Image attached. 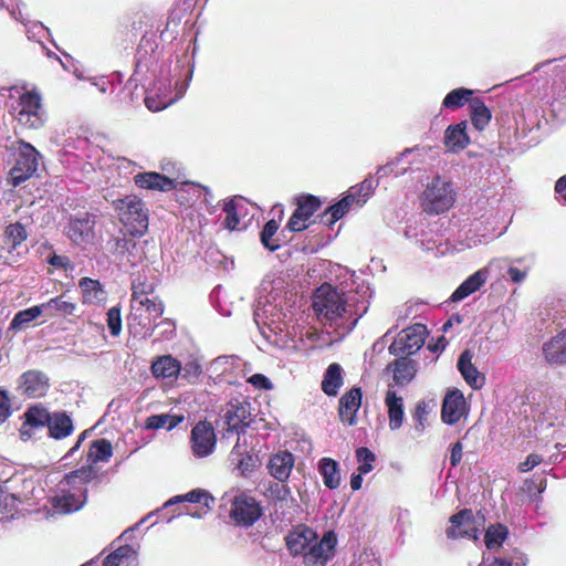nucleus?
<instances>
[{
	"label": "nucleus",
	"mask_w": 566,
	"mask_h": 566,
	"mask_svg": "<svg viewBox=\"0 0 566 566\" xmlns=\"http://www.w3.org/2000/svg\"><path fill=\"white\" fill-rule=\"evenodd\" d=\"M430 403L427 401H419L416 406L413 412V419L417 422L416 430L422 432L424 429V422L427 421L428 415L430 412Z\"/></svg>",
	"instance_id": "obj_56"
},
{
	"label": "nucleus",
	"mask_w": 566,
	"mask_h": 566,
	"mask_svg": "<svg viewBox=\"0 0 566 566\" xmlns=\"http://www.w3.org/2000/svg\"><path fill=\"white\" fill-rule=\"evenodd\" d=\"M40 315H42V310L39 305L29 307L23 311H19L13 316L12 321L10 322L9 329L10 331H22L25 329L29 324L38 318Z\"/></svg>",
	"instance_id": "obj_45"
},
{
	"label": "nucleus",
	"mask_w": 566,
	"mask_h": 566,
	"mask_svg": "<svg viewBox=\"0 0 566 566\" xmlns=\"http://www.w3.org/2000/svg\"><path fill=\"white\" fill-rule=\"evenodd\" d=\"M159 56L160 52L156 51L154 43L150 40L143 39L136 53L135 75L143 80L147 77V74L160 75L161 67L168 72L166 64L159 65Z\"/></svg>",
	"instance_id": "obj_13"
},
{
	"label": "nucleus",
	"mask_w": 566,
	"mask_h": 566,
	"mask_svg": "<svg viewBox=\"0 0 566 566\" xmlns=\"http://www.w3.org/2000/svg\"><path fill=\"white\" fill-rule=\"evenodd\" d=\"M94 478L92 468H82L67 474L59 484V494L52 499L54 513L70 514L86 503V484Z\"/></svg>",
	"instance_id": "obj_3"
},
{
	"label": "nucleus",
	"mask_w": 566,
	"mask_h": 566,
	"mask_svg": "<svg viewBox=\"0 0 566 566\" xmlns=\"http://www.w3.org/2000/svg\"><path fill=\"white\" fill-rule=\"evenodd\" d=\"M473 354L471 350L465 349L461 353L457 367L465 382L472 389H481L485 385V376L478 370L472 363Z\"/></svg>",
	"instance_id": "obj_28"
},
{
	"label": "nucleus",
	"mask_w": 566,
	"mask_h": 566,
	"mask_svg": "<svg viewBox=\"0 0 566 566\" xmlns=\"http://www.w3.org/2000/svg\"><path fill=\"white\" fill-rule=\"evenodd\" d=\"M49 436L61 440L72 434L74 427L71 417L64 411L53 412L48 424Z\"/></svg>",
	"instance_id": "obj_36"
},
{
	"label": "nucleus",
	"mask_w": 566,
	"mask_h": 566,
	"mask_svg": "<svg viewBox=\"0 0 566 566\" xmlns=\"http://www.w3.org/2000/svg\"><path fill=\"white\" fill-rule=\"evenodd\" d=\"M241 366V359L238 356L224 355L213 359L207 367V373L216 382L224 381L232 384L231 375L234 374L235 369H240Z\"/></svg>",
	"instance_id": "obj_21"
},
{
	"label": "nucleus",
	"mask_w": 566,
	"mask_h": 566,
	"mask_svg": "<svg viewBox=\"0 0 566 566\" xmlns=\"http://www.w3.org/2000/svg\"><path fill=\"white\" fill-rule=\"evenodd\" d=\"M378 186V180L373 177H367L360 184L353 186L347 191L346 197L353 206L361 207L373 193L374 189Z\"/></svg>",
	"instance_id": "obj_37"
},
{
	"label": "nucleus",
	"mask_w": 566,
	"mask_h": 566,
	"mask_svg": "<svg viewBox=\"0 0 566 566\" xmlns=\"http://www.w3.org/2000/svg\"><path fill=\"white\" fill-rule=\"evenodd\" d=\"M467 411V402L459 389L448 391L443 399L441 419L447 424H455Z\"/></svg>",
	"instance_id": "obj_22"
},
{
	"label": "nucleus",
	"mask_w": 566,
	"mask_h": 566,
	"mask_svg": "<svg viewBox=\"0 0 566 566\" xmlns=\"http://www.w3.org/2000/svg\"><path fill=\"white\" fill-rule=\"evenodd\" d=\"M444 140L446 145L453 150L465 148L470 143L467 134V123L461 122L449 126L444 133Z\"/></svg>",
	"instance_id": "obj_39"
},
{
	"label": "nucleus",
	"mask_w": 566,
	"mask_h": 566,
	"mask_svg": "<svg viewBox=\"0 0 566 566\" xmlns=\"http://www.w3.org/2000/svg\"><path fill=\"white\" fill-rule=\"evenodd\" d=\"M337 544L336 534L326 532L319 542H313L304 555L306 566H325L334 556Z\"/></svg>",
	"instance_id": "obj_15"
},
{
	"label": "nucleus",
	"mask_w": 566,
	"mask_h": 566,
	"mask_svg": "<svg viewBox=\"0 0 566 566\" xmlns=\"http://www.w3.org/2000/svg\"><path fill=\"white\" fill-rule=\"evenodd\" d=\"M119 221L128 228L133 235H143L148 228V209L145 202L135 195L113 201Z\"/></svg>",
	"instance_id": "obj_8"
},
{
	"label": "nucleus",
	"mask_w": 566,
	"mask_h": 566,
	"mask_svg": "<svg viewBox=\"0 0 566 566\" xmlns=\"http://www.w3.org/2000/svg\"><path fill=\"white\" fill-rule=\"evenodd\" d=\"M316 538L317 535L312 528L300 525L286 536V546L294 556L301 554L305 555V552H307L308 547Z\"/></svg>",
	"instance_id": "obj_27"
},
{
	"label": "nucleus",
	"mask_w": 566,
	"mask_h": 566,
	"mask_svg": "<svg viewBox=\"0 0 566 566\" xmlns=\"http://www.w3.org/2000/svg\"><path fill=\"white\" fill-rule=\"evenodd\" d=\"M294 454L289 451H279L272 454L266 464L268 471L279 482H286L294 468Z\"/></svg>",
	"instance_id": "obj_26"
},
{
	"label": "nucleus",
	"mask_w": 566,
	"mask_h": 566,
	"mask_svg": "<svg viewBox=\"0 0 566 566\" xmlns=\"http://www.w3.org/2000/svg\"><path fill=\"white\" fill-rule=\"evenodd\" d=\"M471 122L478 130H483L491 120V111L481 98L470 101Z\"/></svg>",
	"instance_id": "obj_42"
},
{
	"label": "nucleus",
	"mask_w": 566,
	"mask_h": 566,
	"mask_svg": "<svg viewBox=\"0 0 566 566\" xmlns=\"http://www.w3.org/2000/svg\"><path fill=\"white\" fill-rule=\"evenodd\" d=\"M136 562L135 551L124 545L111 553L103 562V566H130Z\"/></svg>",
	"instance_id": "obj_43"
},
{
	"label": "nucleus",
	"mask_w": 566,
	"mask_h": 566,
	"mask_svg": "<svg viewBox=\"0 0 566 566\" xmlns=\"http://www.w3.org/2000/svg\"><path fill=\"white\" fill-rule=\"evenodd\" d=\"M248 382L251 384L256 389L271 390L273 388V384L271 380L264 376L263 374H254L248 378Z\"/></svg>",
	"instance_id": "obj_61"
},
{
	"label": "nucleus",
	"mask_w": 566,
	"mask_h": 566,
	"mask_svg": "<svg viewBox=\"0 0 566 566\" xmlns=\"http://www.w3.org/2000/svg\"><path fill=\"white\" fill-rule=\"evenodd\" d=\"M94 223L88 213L78 214L70 220L67 237L75 244L88 243L94 238Z\"/></svg>",
	"instance_id": "obj_25"
},
{
	"label": "nucleus",
	"mask_w": 566,
	"mask_h": 566,
	"mask_svg": "<svg viewBox=\"0 0 566 566\" xmlns=\"http://www.w3.org/2000/svg\"><path fill=\"white\" fill-rule=\"evenodd\" d=\"M455 201L452 184L441 176H436L426 185L420 196V203L429 214H440L448 211Z\"/></svg>",
	"instance_id": "obj_7"
},
{
	"label": "nucleus",
	"mask_w": 566,
	"mask_h": 566,
	"mask_svg": "<svg viewBox=\"0 0 566 566\" xmlns=\"http://www.w3.org/2000/svg\"><path fill=\"white\" fill-rule=\"evenodd\" d=\"M7 150L14 161L9 171L10 182L17 187L36 172L41 155L31 144L23 140L11 142Z\"/></svg>",
	"instance_id": "obj_6"
},
{
	"label": "nucleus",
	"mask_w": 566,
	"mask_h": 566,
	"mask_svg": "<svg viewBox=\"0 0 566 566\" xmlns=\"http://www.w3.org/2000/svg\"><path fill=\"white\" fill-rule=\"evenodd\" d=\"M10 112L18 123L27 128H39L45 120L41 96L35 92L22 93L11 104Z\"/></svg>",
	"instance_id": "obj_9"
},
{
	"label": "nucleus",
	"mask_w": 566,
	"mask_h": 566,
	"mask_svg": "<svg viewBox=\"0 0 566 566\" xmlns=\"http://www.w3.org/2000/svg\"><path fill=\"white\" fill-rule=\"evenodd\" d=\"M167 73L161 67L160 75L156 76L157 80L146 92L145 105L151 112L161 111L179 101L185 95L192 76V71H188L187 78L175 81L172 86L171 80L166 76Z\"/></svg>",
	"instance_id": "obj_5"
},
{
	"label": "nucleus",
	"mask_w": 566,
	"mask_h": 566,
	"mask_svg": "<svg viewBox=\"0 0 566 566\" xmlns=\"http://www.w3.org/2000/svg\"><path fill=\"white\" fill-rule=\"evenodd\" d=\"M263 494L269 500L285 502L291 496V489L285 482H269Z\"/></svg>",
	"instance_id": "obj_50"
},
{
	"label": "nucleus",
	"mask_w": 566,
	"mask_h": 566,
	"mask_svg": "<svg viewBox=\"0 0 566 566\" xmlns=\"http://www.w3.org/2000/svg\"><path fill=\"white\" fill-rule=\"evenodd\" d=\"M344 385V370L337 363L331 364L323 376L321 388L328 397H336Z\"/></svg>",
	"instance_id": "obj_33"
},
{
	"label": "nucleus",
	"mask_w": 566,
	"mask_h": 566,
	"mask_svg": "<svg viewBox=\"0 0 566 566\" xmlns=\"http://www.w3.org/2000/svg\"><path fill=\"white\" fill-rule=\"evenodd\" d=\"M78 285L82 290L84 303L95 304L105 300V292L98 281L83 277L80 280Z\"/></svg>",
	"instance_id": "obj_41"
},
{
	"label": "nucleus",
	"mask_w": 566,
	"mask_h": 566,
	"mask_svg": "<svg viewBox=\"0 0 566 566\" xmlns=\"http://www.w3.org/2000/svg\"><path fill=\"white\" fill-rule=\"evenodd\" d=\"M507 536V528L501 524L492 525L485 533V545L489 549L499 547Z\"/></svg>",
	"instance_id": "obj_53"
},
{
	"label": "nucleus",
	"mask_w": 566,
	"mask_h": 566,
	"mask_svg": "<svg viewBox=\"0 0 566 566\" xmlns=\"http://www.w3.org/2000/svg\"><path fill=\"white\" fill-rule=\"evenodd\" d=\"M361 289L363 293L354 292L347 282L342 283L340 287L331 284L319 286L313 297V308L319 321L331 326H340L344 321L350 319L347 328L352 329L368 308V287Z\"/></svg>",
	"instance_id": "obj_1"
},
{
	"label": "nucleus",
	"mask_w": 566,
	"mask_h": 566,
	"mask_svg": "<svg viewBox=\"0 0 566 566\" xmlns=\"http://www.w3.org/2000/svg\"><path fill=\"white\" fill-rule=\"evenodd\" d=\"M356 459L358 462L357 472L360 474H367L374 469L373 463L375 462L376 457L368 448H358L356 450Z\"/></svg>",
	"instance_id": "obj_54"
},
{
	"label": "nucleus",
	"mask_w": 566,
	"mask_h": 566,
	"mask_svg": "<svg viewBox=\"0 0 566 566\" xmlns=\"http://www.w3.org/2000/svg\"><path fill=\"white\" fill-rule=\"evenodd\" d=\"M112 454V443L106 439H98L92 442L88 452V460L93 463L107 462Z\"/></svg>",
	"instance_id": "obj_48"
},
{
	"label": "nucleus",
	"mask_w": 566,
	"mask_h": 566,
	"mask_svg": "<svg viewBox=\"0 0 566 566\" xmlns=\"http://www.w3.org/2000/svg\"><path fill=\"white\" fill-rule=\"evenodd\" d=\"M543 461V458L537 453H531L526 460L520 463L518 469L521 472H528L538 465Z\"/></svg>",
	"instance_id": "obj_62"
},
{
	"label": "nucleus",
	"mask_w": 566,
	"mask_h": 566,
	"mask_svg": "<svg viewBox=\"0 0 566 566\" xmlns=\"http://www.w3.org/2000/svg\"><path fill=\"white\" fill-rule=\"evenodd\" d=\"M164 314V304L157 297L134 296L130 300V314L128 328L134 336L150 337L157 324L156 321Z\"/></svg>",
	"instance_id": "obj_4"
},
{
	"label": "nucleus",
	"mask_w": 566,
	"mask_h": 566,
	"mask_svg": "<svg viewBox=\"0 0 566 566\" xmlns=\"http://www.w3.org/2000/svg\"><path fill=\"white\" fill-rule=\"evenodd\" d=\"M51 416L52 413L40 405L30 407L25 412V422L21 429V436H30L27 431L28 426L31 428L48 427Z\"/></svg>",
	"instance_id": "obj_38"
},
{
	"label": "nucleus",
	"mask_w": 566,
	"mask_h": 566,
	"mask_svg": "<svg viewBox=\"0 0 566 566\" xmlns=\"http://www.w3.org/2000/svg\"><path fill=\"white\" fill-rule=\"evenodd\" d=\"M10 399L4 390H0V421H4L11 413Z\"/></svg>",
	"instance_id": "obj_63"
},
{
	"label": "nucleus",
	"mask_w": 566,
	"mask_h": 566,
	"mask_svg": "<svg viewBox=\"0 0 566 566\" xmlns=\"http://www.w3.org/2000/svg\"><path fill=\"white\" fill-rule=\"evenodd\" d=\"M318 470L326 488L334 490L340 484L338 463L331 458H323L318 463Z\"/></svg>",
	"instance_id": "obj_40"
},
{
	"label": "nucleus",
	"mask_w": 566,
	"mask_h": 566,
	"mask_svg": "<svg viewBox=\"0 0 566 566\" xmlns=\"http://www.w3.org/2000/svg\"><path fill=\"white\" fill-rule=\"evenodd\" d=\"M145 245L146 242H137L122 231L117 235L112 237L107 242L108 251L120 263L132 268L142 264L146 259Z\"/></svg>",
	"instance_id": "obj_11"
},
{
	"label": "nucleus",
	"mask_w": 566,
	"mask_h": 566,
	"mask_svg": "<svg viewBox=\"0 0 566 566\" xmlns=\"http://www.w3.org/2000/svg\"><path fill=\"white\" fill-rule=\"evenodd\" d=\"M107 326L113 336H118L122 331L120 311L118 307H111L107 312Z\"/></svg>",
	"instance_id": "obj_57"
},
{
	"label": "nucleus",
	"mask_w": 566,
	"mask_h": 566,
	"mask_svg": "<svg viewBox=\"0 0 566 566\" xmlns=\"http://www.w3.org/2000/svg\"><path fill=\"white\" fill-rule=\"evenodd\" d=\"M361 389L354 387L346 391L339 399L338 413L342 422L347 426L357 424V412L361 406Z\"/></svg>",
	"instance_id": "obj_24"
},
{
	"label": "nucleus",
	"mask_w": 566,
	"mask_h": 566,
	"mask_svg": "<svg viewBox=\"0 0 566 566\" xmlns=\"http://www.w3.org/2000/svg\"><path fill=\"white\" fill-rule=\"evenodd\" d=\"M42 310V314H45L49 318L55 316H70L73 315L76 310V304L71 302L66 294H61L56 297L50 298L48 302L39 305Z\"/></svg>",
	"instance_id": "obj_31"
},
{
	"label": "nucleus",
	"mask_w": 566,
	"mask_h": 566,
	"mask_svg": "<svg viewBox=\"0 0 566 566\" xmlns=\"http://www.w3.org/2000/svg\"><path fill=\"white\" fill-rule=\"evenodd\" d=\"M294 312L287 302L272 292L265 296L260 295L254 307V322L262 328L266 327L271 333L282 338L295 336V326L292 324Z\"/></svg>",
	"instance_id": "obj_2"
},
{
	"label": "nucleus",
	"mask_w": 566,
	"mask_h": 566,
	"mask_svg": "<svg viewBox=\"0 0 566 566\" xmlns=\"http://www.w3.org/2000/svg\"><path fill=\"white\" fill-rule=\"evenodd\" d=\"M190 442L195 457L206 458L210 455L216 447L213 427L207 421L198 422L191 430Z\"/></svg>",
	"instance_id": "obj_17"
},
{
	"label": "nucleus",
	"mask_w": 566,
	"mask_h": 566,
	"mask_svg": "<svg viewBox=\"0 0 566 566\" xmlns=\"http://www.w3.org/2000/svg\"><path fill=\"white\" fill-rule=\"evenodd\" d=\"M184 421V416L176 415H153L146 420L147 429H161L166 428L167 430H171L176 428L179 423Z\"/></svg>",
	"instance_id": "obj_47"
},
{
	"label": "nucleus",
	"mask_w": 566,
	"mask_h": 566,
	"mask_svg": "<svg viewBox=\"0 0 566 566\" xmlns=\"http://www.w3.org/2000/svg\"><path fill=\"white\" fill-rule=\"evenodd\" d=\"M427 334L423 324H413L397 335L389 346V353L400 357L412 355L423 346Z\"/></svg>",
	"instance_id": "obj_12"
},
{
	"label": "nucleus",
	"mask_w": 566,
	"mask_h": 566,
	"mask_svg": "<svg viewBox=\"0 0 566 566\" xmlns=\"http://www.w3.org/2000/svg\"><path fill=\"white\" fill-rule=\"evenodd\" d=\"M132 290V298H134V296H148V294L154 291V284L140 281L138 277L134 279Z\"/></svg>",
	"instance_id": "obj_59"
},
{
	"label": "nucleus",
	"mask_w": 566,
	"mask_h": 566,
	"mask_svg": "<svg viewBox=\"0 0 566 566\" xmlns=\"http://www.w3.org/2000/svg\"><path fill=\"white\" fill-rule=\"evenodd\" d=\"M250 403L245 400H231L224 409L223 422L228 433H240L250 423Z\"/></svg>",
	"instance_id": "obj_16"
},
{
	"label": "nucleus",
	"mask_w": 566,
	"mask_h": 566,
	"mask_svg": "<svg viewBox=\"0 0 566 566\" xmlns=\"http://www.w3.org/2000/svg\"><path fill=\"white\" fill-rule=\"evenodd\" d=\"M238 457H240V459L238 460L237 469L242 475H248L255 467L254 457L250 454L242 455L241 453H238Z\"/></svg>",
	"instance_id": "obj_60"
},
{
	"label": "nucleus",
	"mask_w": 566,
	"mask_h": 566,
	"mask_svg": "<svg viewBox=\"0 0 566 566\" xmlns=\"http://www.w3.org/2000/svg\"><path fill=\"white\" fill-rule=\"evenodd\" d=\"M392 370L395 385L403 387L412 381L417 374L416 361L401 357L388 366Z\"/></svg>",
	"instance_id": "obj_32"
},
{
	"label": "nucleus",
	"mask_w": 566,
	"mask_h": 566,
	"mask_svg": "<svg viewBox=\"0 0 566 566\" xmlns=\"http://www.w3.org/2000/svg\"><path fill=\"white\" fill-rule=\"evenodd\" d=\"M150 369L155 378L176 379L181 371V365L172 356L164 355L151 364Z\"/></svg>",
	"instance_id": "obj_34"
},
{
	"label": "nucleus",
	"mask_w": 566,
	"mask_h": 566,
	"mask_svg": "<svg viewBox=\"0 0 566 566\" xmlns=\"http://www.w3.org/2000/svg\"><path fill=\"white\" fill-rule=\"evenodd\" d=\"M322 201L313 195L296 198V209L291 216L286 228L292 232L303 231L308 227L311 217L321 208Z\"/></svg>",
	"instance_id": "obj_14"
},
{
	"label": "nucleus",
	"mask_w": 566,
	"mask_h": 566,
	"mask_svg": "<svg viewBox=\"0 0 566 566\" xmlns=\"http://www.w3.org/2000/svg\"><path fill=\"white\" fill-rule=\"evenodd\" d=\"M279 224L275 220L268 221L261 232V242L270 251L279 249L280 244L275 243L273 237L277 232Z\"/></svg>",
	"instance_id": "obj_55"
},
{
	"label": "nucleus",
	"mask_w": 566,
	"mask_h": 566,
	"mask_svg": "<svg viewBox=\"0 0 566 566\" xmlns=\"http://www.w3.org/2000/svg\"><path fill=\"white\" fill-rule=\"evenodd\" d=\"M356 566H380V562L373 554L363 553L359 555Z\"/></svg>",
	"instance_id": "obj_64"
},
{
	"label": "nucleus",
	"mask_w": 566,
	"mask_h": 566,
	"mask_svg": "<svg viewBox=\"0 0 566 566\" xmlns=\"http://www.w3.org/2000/svg\"><path fill=\"white\" fill-rule=\"evenodd\" d=\"M243 206V199H231L224 203L223 211L226 212V218L223 221L224 228L229 230H235L239 226V217L238 212Z\"/></svg>",
	"instance_id": "obj_49"
},
{
	"label": "nucleus",
	"mask_w": 566,
	"mask_h": 566,
	"mask_svg": "<svg viewBox=\"0 0 566 566\" xmlns=\"http://www.w3.org/2000/svg\"><path fill=\"white\" fill-rule=\"evenodd\" d=\"M474 94L473 90L459 87L449 92L442 101V107L447 109H457L465 105L470 104L472 96Z\"/></svg>",
	"instance_id": "obj_44"
},
{
	"label": "nucleus",
	"mask_w": 566,
	"mask_h": 566,
	"mask_svg": "<svg viewBox=\"0 0 566 566\" xmlns=\"http://www.w3.org/2000/svg\"><path fill=\"white\" fill-rule=\"evenodd\" d=\"M201 371H202V369H201L200 364L196 360H190V361H187L184 366H181L180 374H181L182 378H186L188 380H193L201 374Z\"/></svg>",
	"instance_id": "obj_58"
},
{
	"label": "nucleus",
	"mask_w": 566,
	"mask_h": 566,
	"mask_svg": "<svg viewBox=\"0 0 566 566\" xmlns=\"http://www.w3.org/2000/svg\"><path fill=\"white\" fill-rule=\"evenodd\" d=\"M4 235L11 242V248L17 249L28 238L27 229L20 222L10 223L6 227Z\"/></svg>",
	"instance_id": "obj_52"
},
{
	"label": "nucleus",
	"mask_w": 566,
	"mask_h": 566,
	"mask_svg": "<svg viewBox=\"0 0 566 566\" xmlns=\"http://www.w3.org/2000/svg\"><path fill=\"white\" fill-rule=\"evenodd\" d=\"M352 207H353V203L345 196L337 203H335L326 209V211L324 212V217L326 218V223H328V226L334 224L336 221H338L340 218H343Z\"/></svg>",
	"instance_id": "obj_51"
},
{
	"label": "nucleus",
	"mask_w": 566,
	"mask_h": 566,
	"mask_svg": "<svg viewBox=\"0 0 566 566\" xmlns=\"http://www.w3.org/2000/svg\"><path fill=\"white\" fill-rule=\"evenodd\" d=\"M135 184L143 189L167 191L175 188L172 179L158 172H143L134 177Z\"/></svg>",
	"instance_id": "obj_35"
},
{
	"label": "nucleus",
	"mask_w": 566,
	"mask_h": 566,
	"mask_svg": "<svg viewBox=\"0 0 566 566\" xmlns=\"http://www.w3.org/2000/svg\"><path fill=\"white\" fill-rule=\"evenodd\" d=\"M230 515L238 524L250 526L261 516V507L253 497L242 493L233 499Z\"/></svg>",
	"instance_id": "obj_18"
},
{
	"label": "nucleus",
	"mask_w": 566,
	"mask_h": 566,
	"mask_svg": "<svg viewBox=\"0 0 566 566\" xmlns=\"http://www.w3.org/2000/svg\"><path fill=\"white\" fill-rule=\"evenodd\" d=\"M385 405L388 411V424L390 430L395 431L400 429L405 419L403 398L398 396L391 385L388 386V390L385 396Z\"/></svg>",
	"instance_id": "obj_29"
},
{
	"label": "nucleus",
	"mask_w": 566,
	"mask_h": 566,
	"mask_svg": "<svg viewBox=\"0 0 566 566\" xmlns=\"http://www.w3.org/2000/svg\"><path fill=\"white\" fill-rule=\"evenodd\" d=\"M406 237L416 239L422 250L431 252L434 256L444 255L450 251L447 238L440 232L438 222L421 223L420 232H418L417 227L410 224L406 229Z\"/></svg>",
	"instance_id": "obj_10"
},
{
	"label": "nucleus",
	"mask_w": 566,
	"mask_h": 566,
	"mask_svg": "<svg viewBox=\"0 0 566 566\" xmlns=\"http://www.w3.org/2000/svg\"><path fill=\"white\" fill-rule=\"evenodd\" d=\"M50 387L48 376L40 370H28L20 377L19 389L29 398L43 397Z\"/></svg>",
	"instance_id": "obj_23"
},
{
	"label": "nucleus",
	"mask_w": 566,
	"mask_h": 566,
	"mask_svg": "<svg viewBox=\"0 0 566 566\" xmlns=\"http://www.w3.org/2000/svg\"><path fill=\"white\" fill-rule=\"evenodd\" d=\"M451 526L447 530L450 538H479V530L475 526L473 513L464 509L450 517Z\"/></svg>",
	"instance_id": "obj_20"
},
{
	"label": "nucleus",
	"mask_w": 566,
	"mask_h": 566,
	"mask_svg": "<svg viewBox=\"0 0 566 566\" xmlns=\"http://www.w3.org/2000/svg\"><path fill=\"white\" fill-rule=\"evenodd\" d=\"M545 360L551 365L566 364V332H562L549 340L545 342L542 347Z\"/></svg>",
	"instance_id": "obj_30"
},
{
	"label": "nucleus",
	"mask_w": 566,
	"mask_h": 566,
	"mask_svg": "<svg viewBox=\"0 0 566 566\" xmlns=\"http://www.w3.org/2000/svg\"><path fill=\"white\" fill-rule=\"evenodd\" d=\"M504 260H493L489 263L488 266L482 268L474 272L472 275H470L467 280H464L458 289L452 293L451 301L452 302H460L464 300L465 297L470 296L474 292L479 291L481 286H483L489 276L490 271L493 266L500 265L504 263Z\"/></svg>",
	"instance_id": "obj_19"
},
{
	"label": "nucleus",
	"mask_w": 566,
	"mask_h": 566,
	"mask_svg": "<svg viewBox=\"0 0 566 566\" xmlns=\"http://www.w3.org/2000/svg\"><path fill=\"white\" fill-rule=\"evenodd\" d=\"M209 501H213V499L206 492L205 490H192L184 495H176L171 499H169L164 505L163 510L167 509L171 505H175L177 503L181 502H190V503H201L209 507Z\"/></svg>",
	"instance_id": "obj_46"
}]
</instances>
